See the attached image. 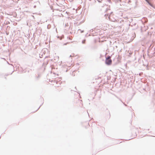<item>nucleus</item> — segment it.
Listing matches in <instances>:
<instances>
[{"mask_svg": "<svg viewBox=\"0 0 155 155\" xmlns=\"http://www.w3.org/2000/svg\"><path fill=\"white\" fill-rule=\"evenodd\" d=\"M112 63V60L110 59V56H108L107 58H106L105 60L106 64L108 65H110Z\"/></svg>", "mask_w": 155, "mask_h": 155, "instance_id": "f257e3e1", "label": "nucleus"}, {"mask_svg": "<svg viewBox=\"0 0 155 155\" xmlns=\"http://www.w3.org/2000/svg\"><path fill=\"white\" fill-rule=\"evenodd\" d=\"M129 26H131L132 27L133 26H135V28H137V27H138V25H137V24L136 23H133V24L132 25H131L130 24H129Z\"/></svg>", "mask_w": 155, "mask_h": 155, "instance_id": "f03ea898", "label": "nucleus"}, {"mask_svg": "<svg viewBox=\"0 0 155 155\" xmlns=\"http://www.w3.org/2000/svg\"><path fill=\"white\" fill-rule=\"evenodd\" d=\"M16 15V14L15 12H12V15H11L10 14V18H12V16H13V17H15V16Z\"/></svg>", "mask_w": 155, "mask_h": 155, "instance_id": "7ed1b4c3", "label": "nucleus"}, {"mask_svg": "<svg viewBox=\"0 0 155 155\" xmlns=\"http://www.w3.org/2000/svg\"><path fill=\"white\" fill-rule=\"evenodd\" d=\"M14 66H13V65L12 64H10V69H12V73L14 71Z\"/></svg>", "mask_w": 155, "mask_h": 155, "instance_id": "20e7f679", "label": "nucleus"}, {"mask_svg": "<svg viewBox=\"0 0 155 155\" xmlns=\"http://www.w3.org/2000/svg\"><path fill=\"white\" fill-rule=\"evenodd\" d=\"M147 3L148 4L152 6V7L154 8V6L149 1H148V2H147Z\"/></svg>", "mask_w": 155, "mask_h": 155, "instance_id": "39448f33", "label": "nucleus"}, {"mask_svg": "<svg viewBox=\"0 0 155 155\" xmlns=\"http://www.w3.org/2000/svg\"><path fill=\"white\" fill-rule=\"evenodd\" d=\"M40 75H39L38 74V76H36V79L37 80L38 79L40 78Z\"/></svg>", "mask_w": 155, "mask_h": 155, "instance_id": "423d86ee", "label": "nucleus"}, {"mask_svg": "<svg viewBox=\"0 0 155 155\" xmlns=\"http://www.w3.org/2000/svg\"><path fill=\"white\" fill-rule=\"evenodd\" d=\"M85 41H86V40L85 39L84 40H83L82 41V44H85Z\"/></svg>", "mask_w": 155, "mask_h": 155, "instance_id": "0eeeda50", "label": "nucleus"}, {"mask_svg": "<svg viewBox=\"0 0 155 155\" xmlns=\"http://www.w3.org/2000/svg\"><path fill=\"white\" fill-rule=\"evenodd\" d=\"M119 100L122 102L123 103V104H124V105L126 106H127V104H125L124 103V102H123L122 101V100L120 99H119Z\"/></svg>", "mask_w": 155, "mask_h": 155, "instance_id": "6e6552de", "label": "nucleus"}, {"mask_svg": "<svg viewBox=\"0 0 155 155\" xmlns=\"http://www.w3.org/2000/svg\"><path fill=\"white\" fill-rule=\"evenodd\" d=\"M131 2V1L130 0H128V3L130 4Z\"/></svg>", "mask_w": 155, "mask_h": 155, "instance_id": "1a4fd4ad", "label": "nucleus"}, {"mask_svg": "<svg viewBox=\"0 0 155 155\" xmlns=\"http://www.w3.org/2000/svg\"><path fill=\"white\" fill-rule=\"evenodd\" d=\"M9 32H8L7 31H6V35H9Z\"/></svg>", "mask_w": 155, "mask_h": 155, "instance_id": "9d476101", "label": "nucleus"}, {"mask_svg": "<svg viewBox=\"0 0 155 155\" xmlns=\"http://www.w3.org/2000/svg\"><path fill=\"white\" fill-rule=\"evenodd\" d=\"M13 1V0H10V3H12V2Z\"/></svg>", "mask_w": 155, "mask_h": 155, "instance_id": "9b49d317", "label": "nucleus"}, {"mask_svg": "<svg viewBox=\"0 0 155 155\" xmlns=\"http://www.w3.org/2000/svg\"><path fill=\"white\" fill-rule=\"evenodd\" d=\"M58 38H59L60 39V40H61V38H60L59 37H58Z\"/></svg>", "mask_w": 155, "mask_h": 155, "instance_id": "f8f14e48", "label": "nucleus"}, {"mask_svg": "<svg viewBox=\"0 0 155 155\" xmlns=\"http://www.w3.org/2000/svg\"><path fill=\"white\" fill-rule=\"evenodd\" d=\"M68 43H65L64 44V45H67V44H68Z\"/></svg>", "mask_w": 155, "mask_h": 155, "instance_id": "ddd939ff", "label": "nucleus"}, {"mask_svg": "<svg viewBox=\"0 0 155 155\" xmlns=\"http://www.w3.org/2000/svg\"><path fill=\"white\" fill-rule=\"evenodd\" d=\"M7 63H8V64L10 65V63H9L8 62V61H7Z\"/></svg>", "mask_w": 155, "mask_h": 155, "instance_id": "4468645a", "label": "nucleus"}, {"mask_svg": "<svg viewBox=\"0 0 155 155\" xmlns=\"http://www.w3.org/2000/svg\"><path fill=\"white\" fill-rule=\"evenodd\" d=\"M145 0V1H146V2H148V1H149V0Z\"/></svg>", "mask_w": 155, "mask_h": 155, "instance_id": "2eb2a0df", "label": "nucleus"}, {"mask_svg": "<svg viewBox=\"0 0 155 155\" xmlns=\"http://www.w3.org/2000/svg\"><path fill=\"white\" fill-rule=\"evenodd\" d=\"M145 0V1H146V2H148V1H149V0Z\"/></svg>", "mask_w": 155, "mask_h": 155, "instance_id": "dca6fc26", "label": "nucleus"}, {"mask_svg": "<svg viewBox=\"0 0 155 155\" xmlns=\"http://www.w3.org/2000/svg\"><path fill=\"white\" fill-rule=\"evenodd\" d=\"M41 106H41L39 107H38V109H38H39L40 108V107Z\"/></svg>", "mask_w": 155, "mask_h": 155, "instance_id": "f3484780", "label": "nucleus"}, {"mask_svg": "<svg viewBox=\"0 0 155 155\" xmlns=\"http://www.w3.org/2000/svg\"><path fill=\"white\" fill-rule=\"evenodd\" d=\"M8 56H9V57L10 58V53H9V54H8Z\"/></svg>", "mask_w": 155, "mask_h": 155, "instance_id": "a211bd4d", "label": "nucleus"}, {"mask_svg": "<svg viewBox=\"0 0 155 155\" xmlns=\"http://www.w3.org/2000/svg\"><path fill=\"white\" fill-rule=\"evenodd\" d=\"M84 31H81V33H82V32H83Z\"/></svg>", "mask_w": 155, "mask_h": 155, "instance_id": "6ab92c4d", "label": "nucleus"}, {"mask_svg": "<svg viewBox=\"0 0 155 155\" xmlns=\"http://www.w3.org/2000/svg\"><path fill=\"white\" fill-rule=\"evenodd\" d=\"M48 27H49V26H48V27H47V28H48Z\"/></svg>", "mask_w": 155, "mask_h": 155, "instance_id": "aec40b11", "label": "nucleus"}, {"mask_svg": "<svg viewBox=\"0 0 155 155\" xmlns=\"http://www.w3.org/2000/svg\"><path fill=\"white\" fill-rule=\"evenodd\" d=\"M48 27H49V26H48V27H47V28H48Z\"/></svg>", "mask_w": 155, "mask_h": 155, "instance_id": "412c9836", "label": "nucleus"}, {"mask_svg": "<svg viewBox=\"0 0 155 155\" xmlns=\"http://www.w3.org/2000/svg\"><path fill=\"white\" fill-rule=\"evenodd\" d=\"M98 2H101V1H98Z\"/></svg>", "mask_w": 155, "mask_h": 155, "instance_id": "4be33fe9", "label": "nucleus"}, {"mask_svg": "<svg viewBox=\"0 0 155 155\" xmlns=\"http://www.w3.org/2000/svg\"><path fill=\"white\" fill-rule=\"evenodd\" d=\"M35 7H36V6H34V8H35Z\"/></svg>", "mask_w": 155, "mask_h": 155, "instance_id": "5701e85b", "label": "nucleus"}, {"mask_svg": "<svg viewBox=\"0 0 155 155\" xmlns=\"http://www.w3.org/2000/svg\"><path fill=\"white\" fill-rule=\"evenodd\" d=\"M131 20L132 21V20H133V19H131Z\"/></svg>", "mask_w": 155, "mask_h": 155, "instance_id": "b1692460", "label": "nucleus"}, {"mask_svg": "<svg viewBox=\"0 0 155 155\" xmlns=\"http://www.w3.org/2000/svg\"><path fill=\"white\" fill-rule=\"evenodd\" d=\"M3 59L5 60V58H3Z\"/></svg>", "mask_w": 155, "mask_h": 155, "instance_id": "393cba45", "label": "nucleus"}]
</instances>
